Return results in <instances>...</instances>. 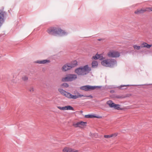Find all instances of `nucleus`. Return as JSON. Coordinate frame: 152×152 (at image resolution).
<instances>
[{
  "label": "nucleus",
  "instance_id": "nucleus-17",
  "mask_svg": "<svg viewBox=\"0 0 152 152\" xmlns=\"http://www.w3.org/2000/svg\"><path fill=\"white\" fill-rule=\"evenodd\" d=\"M107 104L109 105L110 107H114L115 104L111 100L108 101L107 102Z\"/></svg>",
  "mask_w": 152,
  "mask_h": 152
},
{
  "label": "nucleus",
  "instance_id": "nucleus-21",
  "mask_svg": "<svg viewBox=\"0 0 152 152\" xmlns=\"http://www.w3.org/2000/svg\"><path fill=\"white\" fill-rule=\"evenodd\" d=\"M133 47L135 50H139L141 48V46H138L136 45H134L133 46Z\"/></svg>",
  "mask_w": 152,
  "mask_h": 152
},
{
  "label": "nucleus",
  "instance_id": "nucleus-16",
  "mask_svg": "<svg viewBox=\"0 0 152 152\" xmlns=\"http://www.w3.org/2000/svg\"><path fill=\"white\" fill-rule=\"evenodd\" d=\"M98 63L97 61H92L91 63V67L93 68H96L98 66Z\"/></svg>",
  "mask_w": 152,
  "mask_h": 152
},
{
  "label": "nucleus",
  "instance_id": "nucleus-8",
  "mask_svg": "<svg viewBox=\"0 0 152 152\" xmlns=\"http://www.w3.org/2000/svg\"><path fill=\"white\" fill-rule=\"evenodd\" d=\"M146 11H152V7H148L140 10H137L135 11L134 13L137 14H139L143 13Z\"/></svg>",
  "mask_w": 152,
  "mask_h": 152
},
{
  "label": "nucleus",
  "instance_id": "nucleus-7",
  "mask_svg": "<svg viewBox=\"0 0 152 152\" xmlns=\"http://www.w3.org/2000/svg\"><path fill=\"white\" fill-rule=\"evenodd\" d=\"M107 55L109 57L113 58H118L120 56V53L118 52L113 50L109 51Z\"/></svg>",
  "mask_w": 152,
  "mask_h": 152
},
{
  "label": "nucleus",
  "instance_id": "nucleus-3",
  "mask_svg": "<svg viewBox=\"0 0 152 152\" xmlns=\"http://www.w3.org/2000/svg\"><path fill=\"white\" fill-rule=\"evenodd\" d=\"M91 70V68L86 65L76 69L75 72L79 75H83L88 74Z\"/></svg>",
  "mask_w": 152,
  "mask_h": 152
},
{
  "label": "nucleus",
  "instance_id": "nucleus-22",
  "mask_svg": "<svg viewBox=\"0 0 152 152\" xmlns=\"http://www.w3.org/2000/svg\"><path fill=\"white\" fill-rule=\"evenodd\" d=\"M120 105L119 104H115V106H114V108L115 109L119 110L120 109Z\"/></svg>",
  "mask_w": 152,
  "mask_h": 152
},
{
  "label": "nucleus",
  "instance_id": "nucleus-26",
  "mask_svg": "<svg viewBox=\"0 0 152 152\" xmlns=\"http://www.w3.org/2000/svg\"><path fill=\"white\" fill-rule=\"evenodd\" d=\"M63 86L67 88L69 87V85L67 83H65L63 84Z\"/></svg>",
  "mask_w": 152,
  "mask_h": 152
},
{
  "label": "nucleus",
  "instance_id": "nucleus-12",
  "mask_svg": "<svg viewBox=\"0 0 152 152\" xmlns=\"http://www.w3.org/2000/svg\"><path fill=\"white\" fill-rule=\"evenodd\" d=\"M57 108L61 110H74V108L70 105H67L66 106H65L64 107H62L58 106L57 107Z\"/></svg>",
  "mask_w": 152,
  "mask_h": 152
},
{
  "label": "nucleus",
  "instance_id": "nucleus-23",
  "mask_svg": "<svg viewBox=\"0 0 152 152\" xmlns=\"http://www.w3.org/2000/svg\"><path fill=\"white\" fill-rule=\"evenodd\" d=\"M29 91L31 92H33L34 91V88L33 87H31L30 88Z\"/></svg>",
  "mask_w": 152,
  "mask_h": 152
},
{
  "label": "nucleus",
  "instance_id": "nucleus-2",
  "mask_svg": "<svg viewBox=\"0 0 152 152\" xmlns=\"http://www.w3.org/2000/svg\"><path fill=\"white\" fill-rule=\"evenodd\" d=\"M58 90L61 95L69 99H76L78 98L81 97L83 96L89 97L91 98H92L93 97L91 95H83L80 94L79 93L77 95H73L71 93L66 91L62 89L61 88H58Z\"/></svg>",
  "mask_w": 152,
  "mask_h": 152
},
{
  "label": "nucleus",
  "instance_id": "nucleus-15",
  "mask_svg": "<svg viewBox=\"0 0 152 152\" xmlns=\"http://www.w3.org/2000/svg\"><path fill=\"white\" fill-rule=\"evenodd\" d=\"M151 46V45H149L146 42H143L141 45V48H145L148 49L150 48Z\"/></svg>",
  "mask_w": 152,
  "mask_h": 152
},
{
  "label": "nucleus",
  "instance_id": "nucleus-4",
  "mask_svg": "<svg viewBox=\"0 0 152 152\" xmlns=\"http://www.w3.org/2000/svg\"><path fill=\"white\" fill-rule=\"evenodd\" d=\"M101 64L103 66L112 67L117 64L116 61L113 59L110 58L104 60L102 61Z\"/></svg>",
  "mask_w": 152,
  "mask_h": 152
},
{
  "label": "nucleus",
  "instance_id": "nucleus-14",
  "mask_svg": "<svg viewBox=\"0 0 152 152\" xmlns=\"http://www.w3.org/2000/svg\"><path fill=\"white\" fill-rule=\"evenodd\" d=\"M35 62L39 64H46L50 62V60H38L36 61Z\"/></svg>",
  "mask_w": 152,
  "mask_h": 152
},
{
  "label": "nucleus",
  "instance_id": "nucleus-28",
  "mask_svg": "<svg viewBox=\"0 0 152 152\" xmlns=\"http://www.w3.org/2000/svg\"><path fill=\"white\" fill-rule=\"evenodd\" d=\"M132 96L131 94H129L127 95L126 97H130V96Z\"/></svg>",
  "mask_w": 152,
  "mask_h": 152
},
{
  "label": "nucleus",
  "instance_id": "nucleus-11",
  "mask_svg": "<svg viewBox=\"0 0 152 152\" xmlns=\"http://www.w3.org/2000/svg\"><path fill=\"white\" fill-rule=\"evenodd\" d=\"M62 152H79V151L70 147H65L62 149Z\"/></svg>",
  "mask_w": 152,
  "mask_h": 152
},
{
  "label": "nucleus",
  "instance_id": "nucleus-18",
  "mask_svg": "<svg viewBox=\"0 0 152 152\" xmlns=\"http://www.w3.org/2000/svg\"><path fill=\"white\" fill-rule=\"evenodd\" d=\"M28 79V77L26 75L23 76L21 78L22 80L24 82L27 81Z\"/></svg>",
  "mask_w": 152,
  "mask_h": 152
},
{
  "label": "nucleus",
  "instance_id": "nucleus-1",
  "mask_svg": "<svg viewBox=\"0 0 152 152\" xmlns=\"http://www.w3.org/2000/svg\"><path fill=\"white\" fill-rule=\"evenodd\" d=\"M47 32L50 35L55 36L61 37L67 35V33L58 27H51L47 30Z\"/></svg>",
  "mask_w": 152,
  "mask_h": 152
},
{
  "label": "nucleus",
  "instance_id": "nucleus-9",
  "mask_svg": "<svg viewBox=\"0 0 152 152\" xmlns=\"http://www.w3.org/2000/svg\"><path fill=\"white\" fill-rule=\"evenodd\" d=\"M86 122L80 121L77 123H74L73 126L75 128H83L86 126Z\"/></svg>",
  "mask_w": 152,
  "mask_h": 152
},
{
  "label": "nucleus",
  "instance_id": "nucleus-30",
  "mask_svg": "<svg viewBox=\"0 0 152 152\" xmlns=\"http://www.w3.org/2000/svg\"><path fill=\"white\" fill-rule=\"evenodd\" d=\"M125 86V85L122 86Z\"/></svg>",
  "mask_w": 152,
  "mask_h": 152
},
{
  "label": "nucleus",
  "instance_id": "nucleus-10",
  "mask_svg": "<svg viewBox=\"0 0 152 152\" xmlns=\"http://www.w3.org/2000/svg\"><path fill=\"white\" fill-rule=\"evenodd\" d=\"M98 86H85L81 87L80 88L81 90L85 91H88L93 90Z\"/></svg>",
  "mask_w": 152,
  "mask_h": 152
},
{
  "label": "nucleus",
  "instance_id": "nucleus-6",
  "mask_svg": "<svg viewBox=\"0 0 152 152\" xmlns=\"http://www.w3.org/2000/svg\"><path fill=\"white\" fill-rule=\"evenodd\" d=\"M77 65V62L75 61L71 64H67L64 65L61 68L63 71H66L75 67Z\"/></svg>",
  "mask_w": 152,
  "mask_h": 152
},
{
  "label": "nucleus",
  "instance_id": "nucleus-13",
  "mask_svg": "<svg viewBox=\"0 0 152 152\" xmlns=\"http://www.w3.org/2000/svg\"><path fill=\"white\" fill-rule=\"evenodd\" d=\"M4 12L1 10H0V27L3 23L4 21Z\"/></svg>",
  "mask_w": 152,
  "mask_h": 152
},
{
  "label": "nucleus",
  "instance_id": "nucleus-25",
  "mask_svg": "<svg viewBox=\"0 0 152 152\" xmlns=\"http://www.w3.org/2000/svg\"><path fill=\"white\" fill-rule=\"evenodd\" d=\"M104 137L106 138H109L111 137V134L109 135H104Z\"/></svg>",
  "mask_w": 152,
  "mask_h": 152
},
{
  "label": "nucleus",
  "instance_id": "nucleus-5",
  "mask_svg": "<svg viewBox=\"0 0 152 152\" xmlns=\"http://www.w3.org/2000/svg\"><path fill=\"white\" fill-rule=\"evenodd\" d=\"M77 78L76 75L69 74L67 75L65 77H63L61 80L63 82L72 81L76 80Z\"/></svg>",
  "mask_w": 152,
  "mask_h": 152
},
{
  "label": "nucleus",
  "instance_id": "nucleus-27",
  "mask_svg": "<svg viewBox=\"0 0 152 152\" xmlns=\"http://www.w3.org/2000/svg\"><path fill=\"white\" fill-rule=\"evenodd\" d=\"M99 55L100 57L99 58V59L100 60H102L104 58V57L101 55Z\"/></svg>",
  "mask_w": 152,
  "mask_h": 152
},
{
  "label": "nucleus",
  "instance_id": "nucleus-29",
  "mask_svg": "<svg viewBox=\"0 0 152 152\" xmlns=\"http://www.w3.org/2000/svg\"><path fill=\"white\" fill-rule=\"evenodd\" d=\"M116 97L118 98H122V96H117Z\"/></svg>",
  "mask_w": 152,
  "mask_h": 152
},
{
  "label": "nucleus",
  "instance_id": "nucleus-20",
  "mask_svg": "<svg viewBox=\"0 0 152 152\" xmlns=\"http://www.w3.org/2000/svg\"><path fill=\"white\" fill-rule=\"evenodd\" d=\"M85 117L87 118H98V117H97L96 116H94V115H85Z\"/></svg>",
  "mask_w": 152,
  "mask_h": 152
},
{
  "label": "nucleus",
  "instance_id": "nucleus-19",
  "mask_svg": "<svg viewBox=\"0 0 152 152\" xmlns=\"http://www.w3.org/2000/svg\"><path fill=\"white\" fill-rule=\"evenodd\" d=\"M100 57V55L98 54H96L95 56H94L92 57V59L96 60L99 59Z\"/></svg>",
  "mask_w": 152,
  "mask_h": 152
},
{
  "label": "nucleus",
  "instance_id": "nucleus-24",
  "mask_svg": "<svg viewBox=\"0 0 152 152\" xmlns=\"http://www.w3.org/2000/svg\"><path fill=\"white\" fill-rule=\"evenodd\" d=\"M111 137H115L117 136L118 135L117 133H114L112 134H111Z\"/></svg>",
  "mask_w": 152,
  "mask_h": 152
}]
</instances>
